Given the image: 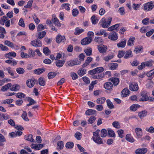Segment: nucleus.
Wrapping results in <instances>:
<instances>
[{
	"instance_id": "63",
	"label": "nucleus",
	"mask_w": 154,
	"mask_h": 154,
	"mask_svg": "<svg viewBox=\"0 0 154 154\" xmlns=\"http://www.w3.org/2000/svg\"><path fill=\"white\" fill-rule=\"evenodd\" d=\"M75 137L78 140H80L82 137V134L81 133L78 132L75 134Z\"/></svg>"
},
{
	"instance_id": "47",
	"label": "nucleus",
	"mask_w": 154,
	"mask_h": 154,
	"mask_svg": "<svg viewBox=\"0 0 154 154\" xmlns=\"http://www.w3.org/2000/svg\"><path fill=\"white\" fill-rule=\"evenodd\" d=\"M16 70L17 72L19 74H23L25 72V70L22 68L19 67L17 68L16 69Z\"/></svg>"
},
{
	"instance_id": "41",
	"label": "nucleus",
	"mask_w": 154,
	"mask_h": 154,
	"mask_svg": "<svg viewBox=\"0 0 154 154\" xmlns=\"http://www.w3.org/2000/svg\"><path fill=\"white\" fill-rule=\"evenodd\" d=\"M84 52L87 56H90L92 54V49L91 48H88L85 49Z\"/></svg>"
},
{
	"instance_id": "25",
	"label": "nucleus",
	"mask_w": 154,
	"mask_h": 154,
	"mask_svg": "<svg viewBox=\"0 0 154 154\" xmlns=\"http://www.w3.org/2000/svg\"><path fill=\"white\" fill-rule=\"evenodd\" d=\"M45 70V69L44 68H38L35 69L34 70V72L35 74L39 75L43 73Z\"/></svg>"
},
{
	"instance_id": "28",
	"label": "nucleus",
	"mask_w": 154,
	"mask_h": 154,
	"mask_svg": "<svg viewBox=\"0 0 154 154\" xmlns=\"http://www.w3.org/2000/svg\"><path fill=\"white\" fill-rule=\"evenodd\" d=\"M84 31V30L83 29H80L79 27H76L75 29V32H74V34L75 35H79Z\"/></svg>"
},
{
	"instance_id": "42",
	"label": "nucleus",
	"mask_w": 154,
	"mask_h": 154,
	"mask_svg": "<svg viewBox=\"0 0 154 154\" xmlns=\"http://www.w3.org/2000/svg\"><path fill=\"white\" fill-rule=\"evenodd\" d=\"M106 102L107 105L109 108L112 109L114 108V106L113 103L109 99H107Z\"/></svg>"
},
{
	"instance_id": "27",
	"label": "nucleus",
	"mask_w": 154,
	"mask_h": 154,
	"mask_svg": "<svg viewBox=\"0 0 154 154\" xmlns=\"http://www.w3.org/2000/svg\"><path fill=\"white\" fill-rule=\"evenodd\" d=\"M118 65L117 63H110L109 64V66L110 69L114 70L118 67Z\"/></svg>"
},
{
	"instance_id": "54",
	"label": "nucleus",
	"mask_w": 154,
	"mask_h": 154,
	"mask_svg": "<svg viewBox=\"0 0 154 154\" xmlns=\"http://www.w3.org/2000/svg\"><path fill=\"white\" fill-rule=\"evenodd\" d=\"M22 118L25 121H29V119L27 116V113L26 111H24L21 115Z\"/></svg>"
},
{
	"instance_id": "15",
	"label": "nucleus",
	"mask_w": 154,
	"mask_h": 154,
	"mask_svg": "<svg viewBox=\"0 0 154 154\" xmlns=\"http://www.w3.org/2000/svg\"><path fill=\"white\" fill-rule=\"evenodd\" d=\"M35 80L34 79H29L26 82V85L29 88H31L34 85Z\"/></svg>"
},
{
	"instance_id": "32",
	"label": "nucleus",
	"mask_w": 154,
	"mask_h": 154,
	"mask_svg": "<svg viewBox=\"0 0 154 154\" xmlns=\"http://www.w3.org/2000/svg\"><path fill=\"white\" fill-rule=\"evenodd\" d=\"M39 85L42 86H44L45 85V82L43 77H40L38 80Z\"/></svg>"
},
{
	"instance_id": "56",
	"label": "nucleus",
	"mask_w": 154,
	"mask_h": 154,
	"mask_svg": "<svg viewBox=\"0 0 154 154\" xmlns=\"http://www.w3.org/2000/svg\"><path fill=\"white\" fill-rule=\"evenodd\" d=\"M96 119V118L94 116H91L90 117L89 119L88 120V124H91L93 123Z\"/></svg>"
},
{
	"instance_id": "3",
	"label": "nucleus",
	"mask_w": 154,
	"mask_h": 154,
	"mask_svg": "<svg viewBox=\"0 0 154 154\" xmlns=\"http://www.w3.org/2000/svg\"><path fill=\"white\" fill-rule=\"evenodd\" d=\"M66 64L68 66H72L75 65H80L81 64V61L78 59L71 60L67 62Z\"/></svg>"
},
{
	"instance_id": "2",
	"label": "nucleus",
	"mask_w": 154,
	"mask_h": 154,
	"mask_svg": "<svg viewBox=\"0 0 154 154\" xmlns=\"http://www.w3.org/2000/svg\"><path fill=\"white\" fill-rule=\"evenodd\" d=\"M112 20L111 17H109L107 20L105 18H103L100 21V25L103 28H107L110 25Z\"/></svg>"
},
{
	"instance_id": "58",
	"label": "nucleus",
	"mask_w": 154,
	"mask_h": 154,
	"mask_svg": "<svg viewBox=\"0 0 154 154\" xmlns=\"http://www.w3.org/2000/svg\"><path fill=\"white\" fill-rule=\"evenodd\" d=\"M143 49L142 46H138L136 47L134 49V51L135 52L136 54L140 53L142 49Z\"/></svg>"
},
{
	"instance_id": "53",
	"label": "nucleus",
	"mask_w": 154,
	"mask_h": 154,
	"mask_svg": "<svg viewBox=\"0 0 154 154\" xmlns=\"http://www.w3.org/2000/svg\"><path fill=\"white\" fill-rule=\"evenodd\" d=\"M139 105L134 104L131 106L130 109L131 110L134 111L137 110V108L139 107Z\"/></svg>"
},
{
	"instance_id": "60",
	"label": "nucleus",
	"mask_w": 154,
	"mask_h": 154,
	"mask_svg": "<svg viewBox=\"0 0 154 154\" xmlns=\"http://www.w3.org/2000/svg\"><path fill=\"white\" fill-rule=\"evenodd\" d=\"M94 41L98 43H100L103 42V40L101 37H96L94 39Z\"/></svg>"
},
{
	"instance_id": "40",
	"label": "nucleus",
	"mask_w": 154,
	"mask_h": 154,
	"mask_svg": "<svg viewBox=\"0 0 154 154\" xmlns=\"http://www.w3.org/2000/svg\"><path fill=\"white\" fill-rule=\"evenodd\" d=\"M43 52L46 55H48L50 54L51 51L49 50L48 47H45L43 49Z\"/></svg>"
},
{
	"instance_id": "44",
	"label": "nucleus",
	"mask_w": 154,
	"mask_h": 154,
	"mask_svg": "<svg viewBox=\"0 0 154 154\" xmlns=\"http://www.w3.org/2000/svg\"><path fill=\"white\" fill-rule=\"evenodd\" d=\"M57 73L54 72H50L48 74V78L49 79H52L54 78L57 75Z\"/></svg>"
},
{
	"instance_id": "24",
	"label": "nucleus",
	"mask_w": 154,
	"mask_h": 154,
	"mask_svg": "<svg viewBox=\"0 0 154 154\" xmlns=\"http://www.w3.org/2000/svg\"><path fill=\"white\" fill-rule=\"evenodd\" d=\"M104 76V74L100 73L92 75V77L94 79H100L102 78Z\"/></svg>"
},
{
	"instance_id": "29",
	"label": "nucleus",
	"mask_w": 154,
	"mask_h": 154,
	"mask_svg": "<svg viewBox=\"0 0 154 154\" xmlns=\"http://www.w3.org/2000/svg\"><path fill=\"white\" fill-rule=\"evenodd\" d=\"M106 100V98L104 97L99 98L97 99V103L98 104H103L104 103Z\"/></svg>"
},
{
	"instance_id": "13",
	"label": "nucleus",
	"mask_w": 154,
	"mask_h": 154,
	"mask_svg": "<svg viewBox=\"0 0 154 154\" xmlns=\"http://www.w3.org/2000/svg\"><path fill=\"white\" fill-rule=\"evenodd\" d=\"M135 132L138 138H140L142 135V130L141 128H137L135 129Z\"/></svg>"
},
{
	"instance_id": "49",
	"label": "nucleus",
	"mask_w": 154,
	"mask_h": 154,
	"mask_svg": "<svg viewBox=\"0 0 154 154\" xmlns=\"http://www.w3.org/2000/svg\"><path fill=\"white\" fill-rule=\"evenodd\" d=\"M5 45H7L8 46L12 48H13L14 47V45L13 43L10 42L9 41L6 40L5 42Z\"/></svg>"
},
{
	"instance_id": "46",
	"label": "nucleus",
	"mask_w": 154,
	"mask_h": 154,
	"mask_svg": "<svg viewBox=\"0 0 154 154\" xmlns=\"http://www.w3.org/2000/svg\"><path fill=\"white\" fill-rule=\"evenodd\" d=\"M16 96L18 98L21 99L24 98L25 95L22 93L19 92L16 94Z\"/></svg>"
},
{
	"instance_id": "55",
	"label": "nucleus",
	"mask_w": 154,
	"mask_h": 154,
	"mask_svg": "<svg viewBox=\"0 0 154 154\" xmlns=\"http://www.w3.org/2000/svg\"><path fill=\"white\" fill-rule=\"evenodd\" d=\"M119 24H116L115 25H113L108 28V30L109 31H112V30L116 29L119 26Z\"/></svg>"
},
{
	"instance_id": "57",
	"label": "nucleus",
	"mask_w": 154,
	"mask_h": 154,
	"mask_svg": "<svg viewBox=\"0 0 154 154\" xmlns=\"http://www.w3.org/2000/svg\"><path fill=\"white\" fill-rule=\"evenodd\" d=\"M74 146V143L72 142H68L66 145V147L68 148H72Z\"/></svg>"
},
{
	"instance_id": "45",
	"label": "nucleus",
	"mask_w": 154,
	"mask_h": 154,
	"mask_svg": "<svg viewBox=\"0 0 154 154\" xmlns=\"http://www.w3.org/2000/svg\"><path fill=\"white\" fill-rule=\"evenodd\" d=\"M72 15L73 17L77 16L79 14V11L77 8L73 9L72 11Z\"/></svg>"
},
{
	"instance_id": "9",
	"label": "nucleus",
	"mask_w": 154,
	"mask_h": 154,
	"mask_svg": "<svg viewBox=\"0 0 154 154\" xmlns=\"http://www.w3.org/2000/svg\"><path fill=\"white\" fill-rule=\"evenodd\" d=\"M66 39L64 36H62L60 34H58L56 38V42L58 43L61 42H64Z\"/></svg>"
},
{
	"instance_id": "38",
	"label": "nucleus",
	"mask_w": 154,
	"mask_h": 154,
	"mask_svg": "<svg viewBox=\"0 0 154 154\" xmlns=\"http://www.w3.org/2000/svg\"><path fill=\"white\" fill-rule=\"evenodd\" d=\"M135 39V38L134 37H131L128 42L127 45L130 46L133 45V42Z\"/></svg>"
},
{
	"instance_id": "16",
	"label": "nucleus",
	"mask_w": 154,
	"mask_h": 154,
	"mask_svg": "<svg viewBox=\"0 0 154 154\" xmlns=\"http://www.w3.org/2000/svg\"><path fill=\"white\" fill-rule=\"evenodd\" d=\"M109 80L112 82L114 85H117L119 83V78L116 77H112Z\"/></svg>"
},
{
	"instance_id": "31",
	"label": "nucleus",
	"mask_w": 154,
	"mask_h": 154,
	"mask_svg": "<svg viewBox=\"0 0 154 154\" xmlns=\"http://www.w3.org/2000/svg\"><path fill=\"white\" fill-rule=\"evenodd\" d=\"M126 43V40H125L124 41L121 42L117 44V46L118 48H124L125 47Z\"/></svg>"
},
{
	"instance_id": "35",
	"label": "nucleus",
	"mask_w": 154,
	"mask_h": 154,
	"mask_svg": "<svg viewBox=\"0 0 154 154\" xmlns=\"http://www.w3.org/2000/svg\"><path fill=\"white\" fill-rule=\"evenodd\" d=\"M65 62L64 60H59L56 62V64L57 66L60 67L63 66Z\"/></svg>"
},
{
	"instance_id": "59",
	"label": "nucleus",
	"mask_w": 154,
	"mask_h": 154,
	"mask_svg": "<svg viewBox=\"0 0 154 154\" xmlns=\"http://www.w3.org/2000/svg\"><path fill=\"white\" fill-rule=\"evenodd\" d=\"M33 0H29L27 3V5H25L24 7L26 8H29L32 7Z\"/></svg>"
},
{
	"instance_id": "8",
	"label": "nucleus",
	"mask_w": 154,
	"mask_h": 154,
	"mask_svg": "<svg viewBox=\"0 0 154 154\" xmlns=\"http://www.w3.org/2000/svg\"><path fill=\"white\" fill-rule=\"evenodd\" d=\"M152 3L151 2H148L144 5V9L147 11L151 10L154 7Z\"/></svg>"
},
{
	"instance_id": "10",
	"label": "nucleus",
	"mask_w": 154,
	"mask_h": 154,
	"mask_svg": "<svg viewBox=\"0 0 154 154\" xmlns=\"http://www.w3.org/2000/svg\"><path fill=\"white\" fill-rule=\"evenodd\" d=\"M147 151V149L146 148L138 149L136 150L135 153L136 154H145Z\"/></svg>"
},
{
	"instance_id": "17",
	"label": "nucleus",
	"mask_w": 154,
	"mask_h": 154,
	"mask_svg": "<svg viewBox=\"0 0 154 154\" xmlns=\"http://www.w3.org/2000/svg\"><path fill=\"white\" fill-rule=\"evenodd\" d=\"M20 88V86L19 85L17 84H14L13 85H12L10 90L12 91H17L19 90Z\"/></svg>"
},
{
	"instance_id": "26",
	"label": "nucleus",
	"mask_w": 154,
	"mask_h": 154,
	"mask_svg": "<svg viewBox=\"0 0 154 154\" xmlns=\"http://www.w3.org/2000/svg\"><path fill=\"white\" fill-rule=\"evenodd\" d=\"M8 19V18L5 16L2 17L0 20V24L2 25H4L5 23Z\"/></svg>"
},
{
	"instance_id": "39",
	"label": "nucleus",
	"mask_w": 154,
	"mask_h": 154,
	"mask_svg": "<svg viewBox=\"0 0 154 154\" xmlns=\"http://www.w3.org/2000/svg\"><path fill=\"white\" fill-rule=\"evenodd\" d=\"M32 135L30 134L28 136H25V138L26 140L28 141L33 142L34 141V140L32 138Z\"/></svg>"
},
{
	"instance_id": "7",
	"label": "nucleus",
	"mask_w": 154,
	"mask_h": 154,
	"mask_svg": "<svg viewBox=\"0 0 154 154\" xmlns=\"http://www.w3.org/2000/svg\"><path fill=\"white\" fill-rule=\"evenodd\" d=\"M30 44L32 46L36 47H41L42 45L41 42L38 39H35L32 41Z\"/></svg>"
},
{
	"instance_id": "1",
	"label": "nucleus",
	"mask_w": 154,
	"mask_h": 154,
	"mask_svg": "<svg viewBox=\"0 0 154 154\" xmlns=\"http://www.w3.org/2000/svg\"><path fill=\"white\" fill-rule=\"evenodd\" d=\"M100 131L99 130L97 129L96 131L93 133L92 139L96 143L98 144H103V143L100 137L99 134Z\"/></svg>"
},
{
	"instance_id": "48",
	"label": "nucleus",
	"mask_w": 154,
	"mask_h": 154,
	"mask_svg": "<svg viewBox=\"0 0 154 154\" xmlns=\"http://www.w3.org/2000/svg\"><path fill=\"white\" fill-rule=\"evenodd\" d=\"M101 137H104L107 135V131L105 129H102L101 131Z\"/></svg>"
},
{
	"instance_id": "19",
	"label": "nucleus",
	"mask_w": 154,
	"mask_h": 154,
	"mask_svg": "<svg viewBox=\"0 0 154 154\" xmlns=\"http://www.w3.org/2000/svg\"><path fill=\"white\" fill-rule=\"evenodd\" d=\"M125 55L124 56L125 59H128L131 57L133 56L132 51L130 50H128L126 51L125 53Z\"/></svg>"
},
{
	"instance_id": "61",
	"label": "nucleus",
	"mask_w": 154,
	"mask_h": 154,
	"mask_svg": "<svg viewBox=\"0 0 154 154\" xmlns=\"http://www.w3.org/2000/svg\"><path fill=\"white\" fill-rule=\"evenodd\" d=\"M119 12L121 15H123L125 14V11L123 7L120 8L119 10Z\"/></svg>"
},
{
	"instance_id": "30",
	"label": "nucleus",
	"mask_w": 154,
	"mask_h": 154,
	"mask_svg": "<svg viewBox=\"0 0 154 154\" xmlns=\"http://www.w3.org/2000/svg\"><path fill=\"white\" fill-rule=\"evenodd\" d=\"M98 50L100 53H103L106 51L107 50V48L106 46L103 45L99 47Z\"/></svg>"
},
{
	"instance_id": "18",
	"label": "nucleus",
	"mask_w": 154,
	"mask_h": 154,
	"mask_svg": "<svg viewBox=\"0 0 154 154\" xmlns=\"http://www.w3.org/2000/svg\"><path fill=\"white\" fill-rule=\"evenodd\" d=\"M104 88L107 90H110L113 87L112 84L110 82H106L104 85Z\"/></svg>"
},
{
	"instance_id": "52",
	"label": "nucleus",
	"mask_w": 154,
	"mask_h": 154,
	"mask_svg": "<svg viewBox=\"0 0 154 154\" xmlns=\"http://www.w3.org/2000/svg\"><path fill=\"white\" fill-rule=\"evenodd\" d=\"M5 62L8 64L12 63V65L13 66L16 65L17 64V62L15 60H5Z\"/></svg>"
},
{
	"instance_id": "4",
	"label": "nucleus",
	"mask_w": 154,
	"mask_h": 154,
	"mask_svg": "<svg viewBox=\"0 0 154 154\" xmlns=\"http://www.w3.org/2000/svg\"><path fill=\"white\" fill-rule=\"evenodd\" d=\"M129 88L130 90L133 91H137L139 89L138 84L134 82L129 83Z\"/></svg>"
},
{
	"instance_id": "43",
	"label": "nucleus",
	"mask_w": 154,
	"mask_h": 154,
	"mask_svg": "<svg viewBox=\"0 0 154 154\" xmlns=\"http://www.w3.org/2000/svg\"><path fill=\"white\" fill-rule=\"evenodd\" d=\"M70 4L68 3H64L62 4V9H65L67 11H69L70 9Z\"/></svg>"
},
{
	"instance_id": "23",
	"label": "nucleus",
	"mask_w": 154,
	"mask_h": 154,
	"mask_svg": "<svg viewBox=\"0 0 154 154\" xmlns=\"http://www.w3.org/2000/svg\"><path fill=\"white\" fill-rule=\"evenodd\" d=\"M63 142L62 141H60L57 144V148L58 150H60L63 149Z\"/></svg>"
},
{
	"instance_id": "62",
	"label": "nucleus",
	"mask_w": 154,
	"mask_h": 154,
	"mask_svg": "<svg viewBox=\"0 0 154 154\" xmlns=\"http://www.w3.org/2000/svg\"><path fill=\"white\" fill-rule=\"evenodd\" d=\"M149 18H146L143 19L142 21V23L144 25H146L149 24Z\"/></svg>"
},
{
	"instance_id": "22",
	"label": "nucleus",
	"mask_w": 154,
	"mask_h": 154,
	"mask_svg": "<svg viewBox=\"0 0 154 154\" xmlns=\"http://www.w3.org/2000/svg\"><path fill=\"white\" fill-rule=\"evenodd\" d=\"M125 138L127 141L131 143H133L135 141L133 137L131 136V134H127Z\"/></svg>"
},
{
	"instance_id": "36",
	"label": "nucleus",
	"mask_w": 154,
	"mask_h": 154,
	"mask_svg": "<svg viewBox=\"0 0 154 154\" xmlns=\"http://www.w3.org/2000/svg\"><path fill=\"white\" fill-rule=\"evenodd\" d=\"M147 113L146 111H143L139 113L138 116L140 119H142L146 115Z\"/></svg>"
},
{
	"instance_id": "5",
	"label": "nucleus",
	"mask_w": 154,
	"mask_h": 154,
	"mask_svg": "<svg viewBox=\"0 0 154 154\" xmlns=\"http://www.w3.org/2000/svg\"><path fill=\"white\" fill-rule=\"evenodd\" d=\"M140 95L142 97L139 99L140 101H146L148 100L149 98L147 95V93L146 91H143L140 93Z\"/></svg>"
},
{
	"instance_id": "64",
	"label": "nucleus",
	"mask_w": 154,
	"mask_h": 154,
	"mask_svg": "<svg viewBox=\"0 0 154 154\" xmlns=\"http://www.w3.org/2000/svg\"><path fill=\"white\" fill-rule=\"evenodd\" d=\"M19 25L23 27H25V25L24 23L23 19L22 18L20 19L19 22Z\"/></svg>"
},
{
	"instance_id": "12",
	"label": "nucleus",
	"mask_w": 154,
	"mask_h": 154,
	"mask_svg": "<svg viewBox=\"0 0 154 154\" xmlns=\"http://www.w3.org/2000/svg\"><path fill=\"white\" fill-rule=\"evenodd\" d=\"M52 23H53L54 25L60 27L61 26L60 23L59 22L58 20L55 17L54 15H52Z\"/></svg>"
},
{
	"instance_id": "50",
	"label": "nucleus",
	"mask_w": 154,
	"mask_h": 154,
	"mask_svg": "<svg viewBox=\"0 0 154 154\" xmlns=\"http://www.w3.org/2000/svg\"><path fill=\"white\" fill-rule=\"evenodd\" d=\"M108 134L110 137H113L115 136L114 132L111 129H109L108 130Z\"/></svg>"
},
{
	"instance_id": "20",
	"label": "nucleus",
	"mask_w": 154,
	"mask_h": 154,
	"mask_svg": "<svg viewBox=\"0 0 154 154\" xmlns=\"http://www.w3.org/2000/svg\"><path fill=\"white\" fill-rule=\"evenodd\" d=\"M46 32L45 31L39 32L37 35V37L39 39H42L45 35Z\"/></svg>"
},
{
	"instance_id": "11",
	"label": "nucleus",
	"mask_w": 154,
	"mask_h": 154,
	"mask_svg": "<svg viewBox=\"0 0 154 154\" xmlns=\"http://www.w3.org/2000/svg\"><path fill=\"white\" fill-rule=\"evenodd\" d=\"M130 91L128 88H125L123 89L121 92V95L122 97H126L128 96L130 94Z\"/></svg>"
},
{
	"instance_id": "14",
	"label": "nucleus",
	"mask_w": 154,
	"mask_h": 154,
	"mask_svg": "<svg viewBox=\"0 0 154 154\" xmlns=\"http://www.w3.org/2000/svg\"><path fill=\"white\" fill-rule=\"evenodd\" d=\"M108 38L112 40H116L118 38L115 32H112L110 33L108 36Z\"/></svg>"
},
{
	"instance_id": "6",
	"label": "nucleus",
	"mask_w": 154,
	"mask_h": 154,
	"mask_svg": "<svg viewBox=\"0 0 154 154\" xmlns=\"http://www.w3.org/2000/svg\"><path fill=\"white\" fill-rule=\"evenodd\" d=\"M92 41V38L86 37L81 40V43L82 45H88Z\"/></svg>"
},
{
	"instance_id": "21",
	"label": "nucleus",
	"mask_w": 154,
	"mask_h": 154,
	"mask_svg": "<svg viewBox=\"0 0 154 154\" xmlns=\"http://www.w3.org/2000/svg\"><path fill=\"white\" fill-rule=\"evenodd\" d=\"M12 86L11 83H9L7 85L2 86L1 89V90L2 91H6L9 88H11Z\"/></svg>"
},
{
	"instance_id": "33",
	"label": "nucleus",
	"mask_w": 154,
	"mask_h": 154,
	"mask_svg": "<svg viewBox=\"0 0 154 154\" xmlns=\"http://www.w3.org/2000/svg\"><path fill=\"white\" fill-rule=\"evenodd\" d=\"M86 69H83L81 68L79 69L78 71V73L80 76H82L84 74L86 73Z\"/></svg>"
},
{
	"instance_id": "51",
	"label": "nucleus",
	"mask_w": 154,
	"mask_h": 154,
	"mask_svg": "<svg viewBox=\"0 0 154 154\" xmlns=\"http://www.w3.org/2000/svg\"><path fill=\"white\" fill-rule=\"evenodd\" d=\"M113 126L116 128L119 129L120 128L121 126L119 124V122L117 121H115L112 123Z\"/></svg>"
},
{
	"instance_id": "37",
	"label": "nucleus",
	"mask_w": 154,
	"mask_h": 154,
	"mask_svg": "<svg viewBox=\"0 0 154 154\" xmlns=\"http://www.w3.org/2000/svg\"><path fill=\"white\" fill-rule=\"evenodd\" d=\"M114 57L113 55H108L107 56L104 57L103 59L106 62H108L110 60L112 59Z\"/></svg>"
},
{
	"instance_id": "34",
	"label": "nucleus",
	"mask_w": 154,
	"mask_h": 154,
	"mask_svg": "<svg viewBox=\"0 0 154 154\" xmlns=\"http://www.w3.org/2000/svg\"><path fill=\"white\" fill-rule=\"evenodd\" d=\"M96 111L92 109H88L85 112V114L87 115H94L95 114Z\"/></svg>"
}]
</instances>
